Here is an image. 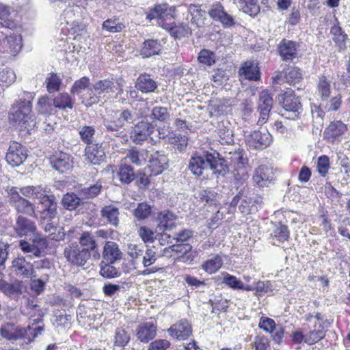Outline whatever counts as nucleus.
<instances>
[{"label": "nucleus", "mask_w": 350, "mask_h": 350, "mask_svg": "<svg viewBox=\"0 0 350 350\" xmlns=\"http://www.w3.org/2000/svg\"><path fill=\"white\" fill-rule=\"evenodd\" d=\"M246 178L244 176L238 178H235L234 187L237 191V193L232 198L230 203V208L237 207L238 210L243 214H251L253 211H257V206L262 204V198L252 192V189L250 187L246 182Z\"/></svg>", "instance_id": "f257e3e1"}, {"label": "nucleus", "mask_w": 350, "mask_h": 350, "mask_svg": "<svg viewBox=\"0 0 350 350\" xmlns=\"http://www.w3.org/2000/svg\"><path fill=\"white\" fill-rule=\"evenodd\" d=\"M33 97L19 98L12 105L8 114L10 122L19 128L21 131L30 133L37 124L36 117L32 113Z\"/></svg>", "instance_id": "f03ea898"}, {"label": "nucleus", "mask_w": 350, "mask_h": 350, "mask_svg": "<svg viewBox=\"0 0 350 350\" xmlns=\"http://www.w3.org/2000/svg\"><path fill=\"white\" fill-rule=\"evenodd\" d=\"M176 12L175 5H170L167 3H156L146 13V18L149 21L156 20L158 26L165 29L174 21Z\"/></svg>", "instance_id": "7ed1b4c3"}, {"label": "nucleus", "mask_w": 350, "mask_h": 350, "mask_svg": "<svg viewBox=\"0 0 350 350\" xmlns=\"http://www.w3.org/2000/svg\"><path fill=\"white\" fill-rule=\"evenodd\" d=\"M123 83L124 79L122 78L109 77L96 81L93 84V88L98 94H106L117 98L124 92Z\"/></svg>", "instance_id": "20e7f679"}, {"label": "nucleus", "mask_w": 350, "mask_h": 350, "mask_svg": "<svg viewBox=\"0 0 350 350\" xmlns=\"http://www.w3.org/2000/svg\"><path fill=\"white\" fill-rule=\"evenodd\" d=\"M132 119V113L129 109L111 110L104 119V124L107 130L117 131L124 127Z\"/></svg>", "instance_id": "39448f33"}, {"label": "nucleus", "mask_w": 350, "mask_h": 350, "mask_svg": "<svg viewBox=\"0 0 350 350\" xmlns=\"http://www.w3.org/2000/svg\"><path fill=\"white\" fill-rule=\"evenodd\" d=\"M10 196V202L18 213L37 217L35 207L32 202L23 198L16 187H11L8 190Z\"/></svg>", "instance_id": "423d86ee"}, {"label": "nucleus", "mask_w": 350, "mask_h": 350, "mask_svg": "<svg viewBox=\"0 0 350 350\" xmlns=\"http://www.w3.org/2000/svg\"><path fill=\"white\" fill-rule=\"evenodd\" d=\"M64 256L72 264L83 266L92 254L88 249L81 247L77 243H71L65 247Z\"/></svg>", "instance_id": "0eeeda50"}, {"label": "nucleus", "mask_w": 350, "mask_h": 350, "mask_svg": "<svg viewBox=\"0 0 350 350\" xmlns=\"http://www.w3.org/2000/svg\"><path fill=\"white\" fill-rule=\"evenodd\" d=\"M279 103L285 111L293 113L295 117H298L302 108L299 97L292 89H287L279 95Z\"/></svg>", "instance_id": "6e6552de"}, {"label": "nucleus", "mask_w": 350, "mask_h": 350, "mask_svg": "<svg viewBox=\"0 0 350 350\" xmlns=\"http://www.w3.org/2000/svg\"><path fill=\"white\" fill-rule=\"evenodd\" d=\"M272 141V136L268 131L256 130L245 137L247 146L253 150H263L269 147Z\"/></svg>", "instance_id": "1a4fd4ad"}, {"label": "nucleus", "mask_w": 350, "mask_h": 350, "mask_svg": "<svg viewBox=\"0 0 350 350\" xmlns=\"http://www.w3.org/2000/svg\"><path fill=\"white\" fill-rule=\"evenodd\" d=\"M347 129V125L341 120H334L325 129L323 139L329 143H338Z\"/></svg>", "instance_id": "9d476101"}, {"label": "nucleus", "mask_w": 350, "mask_h": 350, "mask_svg": "<svg viewBox=\"0 0 350 350\" xmlns=\"http://www.w3.org/2000/svg\"><path fill=\"white\" fill-rule=\"evenodd\" d=\"M208 14L213 21H219L224 28L236 25L234 18L225 10L224 5L219 2L213 4Z\"/></svg>", "instance_id": "9b49d317"}, {"label": "nucleus", "mask_w": 350, "mask_h": 350, "mask_svg": "<svg viewBox=\"0 0 350 350\" xmlns=\"http://www.w3.org/2000/svg\"><path fill=\"white\" fill-rule=\"evenodd\" d=\"M42 209L39 211L40 217L42 219H53L57 215V204L53 195L40 194L38 196Z\"/></svg>", "instance_id": "f8f14e48"}, {"label": "nucleus", "mask_w": 350, "mask_h": 350, "mask_svg": "<svg viewBox=\"0 0 350 350\" xmlns=\"http://www.w3.org/2000/svg\"><path fill=\"white\" fill-rule=\"evenodd\" d=\"M95 129L91 126H83L79 131L81 140L86 144L85 153H99L103 149L101 144L93 142Z\"/></svg>", "instance_id": "ddd939ff"}, {"label": "nucleus", "mask_w": 350, "mask_h": 350, "mask_svg": "<svg viewBox=\"0 0 350 350\" xmlns=\"http://www.w3.org/2000/svg\"><path fill=\"white\" fill-rule=\"evenodd\" d=\"M12 269L16 275L23 278L36 277L33 265L28 262L23 256H18L12 260Z\"/></svg>", "instance_id": "4468645a"}, {"label": "nucleus", "mask_w": 350, "mask_h": 350, "mask_svg": "<svg viewBox=\"0 0 350 350\" xmlns=\"http://www.w3.org/2000/svg\"><path fill=\"white\" fill-rule=\"evenodd\" d=\"M0 335L8 340L16 341L26 338L27 332L25 327L16 326L12 323H6L1 326Z\"/></svg>", "instance_id": "2eb2a0df"}, {"label": "nucleus", "mask_w": 350, "mask_h": 350, "mask_svg": "<svg viewBox=\"0 0 350 350\" xmlns=\"http://www.w3.org/2000/svg\"><path fill=\"white\" fill-rule=\"evenodd\" d=\"M165 30L175 40L188 38L193 34L189 24L183 21L178 23L173 21Z\"/></svg>", "instance_id": "dca6fc26"}, {"label": "nucleus", "mask_w": 350, "mask_h": 350, "mask_svg": "<svg viewBox=\"0 0 350 350\" xmlns=\"http://www.w3.org/2000/svg\"><path fill=\"white\" fill-rule=\"evenodd\" d=\"M298 44L293 40L282 39L278 45V53L283 61H292L297 57Z\"/></svg>", "instance_id": "f3484780"}, {"label": "nucleus", "mask_w": 350, "mask_h": 350, "mask_svg": "<svg viewBox=\"0 0 350 350\" xmlns=\"http://www.w3.org/2000/svg\"><path fill=\"white\" fill-rule=\"evenodd\" d=\"M62 202L64 207L69 211H74L79 207H81V209H82L83 208H88L94 206L92 203L83 201L79 193L77 194L68 193L64 195Z\"/></svg>", "instance_id": "a211bd4d"}, {"label": "nucleus", "mask_w": 350, "mask_h": 350, "mask_svg": "<svg viewBox=\"0 0 350 350\" xmlns=\"http://www.w3.org/2000/svg\"><path fill=\"white\" fill-rule=\"evenodd\" d=\"M13 228L16 234L21 237L31 235L37 229L34 221L21 215L16 217Z\"/></svg>", "instance_id": "6ab92c4d"}, {"label": "nucleus", "mask_w": 350, "mask_h": 350, "mask_svg": "<svg viewBox=\"0 0 350 350\" xmlns=\"http://www.w3.org/2000/svg\"><path fill=\"white\" fill-rule=\"evenodd\" d=\"M239 75L245 79L252 81H258L261 78V72L258 64L253 61H245L241 64Z\"/></svg>", "instance_id": "aec40b11"}, {"label": "nucleus", "mask_w": 350, "mask_h": 350, "mask_svg": "<svg viewBox=\"0 0 350 350\" xmlns=\"http://www.w3.org/2000/svg\"><path fill=\"white\" fill-rule=\"evenodd\" d=\"M154 126L148 122L141 121L135 125L132 130L131 137L136 144L146 140L154 131Z\"/></svg>", "instance_id": "412c9836"}, {"label": "nucleus", "mask_w": 350, "mask_h": 350, "mask_svg": "<svg viewBox=\"0 0 350 350\" xmlns=\"http://www.w3.org/2000/svg\"><path fill=\"white\" fill-rule=\"evenodd\" d=\"M154 217L158 222L157 228L161 231L171 230L176 226L174 221L177 217L168 210L154 213Z\"/></svg>", "instance_id": "4be33fe9"}, {"label": "nucleus", "mask_w": 350, "mask_h": 350, "mask_svg": "<svg viewBox=\"0 0 350 350\" xmlns=\"http://www.w3.org/2000/svg\"><path fill=\"white\" fill-rule=\"evenodd\" d=\"M254 181L260 187H267L274 180L272 167L260 165L256 170L253 176Z\"/></svg>", "instance_id": "5701e85b"}, {"label": "nucleus", "mask_w": 350, "mask_h": 350, "mask_svg": "<svg viewBox=\"0 0 350 350\" xmlns=\"http://www.w3.org/2000/svg\"><path fill=\"white\" fill-rule=\"evenodd\" d=\"M135 88L142 93H152L158 88V83L150 74L144 72L137 78Z\"/></svg>", "instance_id": "b1692460"}, {"label": "nucleus", "mask_w": 350, "mask_h": 350, "mask_svg": "<svg viewBox=\"0 0 350 350\" xmlns=\"http://www.w3.org/2000/svg\"><path fill=\"white\" fill-rule=\"evenodd\" d=\"M79 243L81 247L88 249V252H90L94 260H98L100 258L98 245L94 234L90 232H83L79 238Z\"/></svg>", "instance_id": "393cba45"}, {"label": "nucleus", "mask_w": 350, "mask_h": 350, "mask_svg": "<svg viewBox=\"0 0 350 350\" xmlns=\"http://www.w3.org/2000/svg\"><path fill=\"white\" fill-rule=\"evenodd\" d=\"M158 257L159 255H157L154 247L146 249L144 254L143 255L142 260V264L146 269L142 271V275H147L151 273H154L161 269V268H158L157 267H149L157 261Z\"/></svg>", "instance_id": "a878e982"}, {"label": "nucleus", "mask_w": 350, "mask_h": 350, "mask_svg": "<svg viewBox=\"0 0 350 350\" xmlns=\"http://www.w3.org/2000/svg\"><path fill=\"white\" fill-rule=\"evenodd\" d=\"M285 82L290 85L296 87L304 79L303 71L296 66H287L283 70Z\"/></svg>", "instance_id": "bb28decb"}, {"label": "nucleus", "mask_w": 350, "mask_h": 350, "mask_svg": "<svg viewBox=\"0 0 350 350\" xmlns=\"http://www.w3.org/2000/svg\"><path fill=\"white\" fill-rule=\"evenodd\" d=\"M163 46L161 41L157 39H147L144 41L140 49V55L143 57H150L159 55Z\"/></svg>", "instance_id": "cd10ccee"}, {"label": "nucleus", "mask_w": 350, "mask_h": 350, "mask_svg": "<svg viewBox=\"0 0 350 350\" xmlns=\"http://www.w3.org/2000/svg\"><path fill=\"white\" fill-rule=\"evenodd\" d=\"M49 160L53 168L60 173L68 172L72 167L68 154H51Z\"/></svg>", "instance_id": "c85d7f7f"}, {"label": "nucleus", "mask_w": 350, "mask_h": 350, "mask_svg": "<svg viewBox=\"0 0 350 350\" xmlns=\"http://www.w3.org/2000/svg\"><path fill=\"white\" fill-rule=\"evenodd\" d=\"M168 332L173 338L185 340L191 334V327L187 321H180L171 326Z\"/></svg>", "instance_id": "c756f323"}, {"label": "nucleus", "mask_w": 350, "mask_h": 350, "mask_svg": "<svg viewBox=\"0 0 350 350\" xmlns=\"http://www.w3.org/2000/svg\"><path fill=\"white\" fill-rule=\"evenodd\" d=\"M100 213L101 218L107 223L114 228L118 227L120 212L116 206L112 204L105 206L101 208Z\"/></svg>", "instance_id": "7c9ffc66"}, {"label": "nucleus", "mask_w": 350, "mask_h": 350, "mask_svg": "<svg viewBox=\"0 0 350 350\" xmlns=\"http://www.w3.org/2000/svg\"><path fill=\"white\" fill-rule=\"evenodd\" d=\"M157 327L152 323L146 322L139 325L137 329V337L142 342H148L156 336Z\"/></svg>", "instance_id": "2f4dec72"}, {"label": "nucleus", "mask_w": 350, "mask_h": 350, "mask_svg": "<svg viewBox=\"0 0 350 350\" xmlns=\"http://www.w3.org/2000/svg\"><path fill=\"white\" fill-rule=\"evenodd\" d=\"M208 158V167L213 170L215 174L224 176L228 171L226 161L223 158H220V154H206Z\"/></svg>", "instance_id": "473e14b6"}, {"label": "nucleus", "mask_w": 350, "mask_h": 350, "mask_svg": "<svg viewBox=\"0 0 350 350\" xmlns=\"http://www.w3.org/2000/svg\"><path fill=\"white\" fill-rule=\"evenodd\" d=\"M103 259L109 263H113L122 257V252L116 243L107 241L103 252Z\"/></svg>", "instance_id": "72a5a7b5"}, {"label": "nucleus", "mask_w": 350, "mask_h": 350, "mask_svg": "<svg viewBox=\"0 0 350 350\" xmlns=\"http://www.w3.org/2000/svg\"><path fill=\"white\" fill-rule=\"evenodd\" d=\"M44 312L42 311H39L38 314V318L32 320V323L30 325H29L27 328L28 339L30 342L33 341V340L40 335L44 330V324L43 323L42 317L44 316Z\"/></svg>", "instance_id": "f704fd0d"}, {"label": "nucleus", "mask_w": 350, "mask_h": 350, "mask_svg": "<svg viewBox=\"0 0 350 350\" xmlns=\"http://www.w3.org/2000/svg\"><path fill=\"white\" fill-rule=\"evenodd\" d=\"M74 104L75 98H72L68 93H59L53 98V106L54 107L59 109H72L74 107Z\"/></svg>", "instance_id": "c9c22d12"}, {"label": "nucleus", "mask_w": 350, "mask_h": 350, "mask_svg": "<svg viewBox=\"0 0 350 350\" xmlns=\"http://www.w3.org/2000/svg\"><path fill=\"white\" fill-rule=\"evenodd\" d=\"M330 33L332 35V39L336 46L340 51H344L347 48L346 40L348 38V36L338 25L332 26Z\"/></svg>", "instance_id": "e433bc0d"}, {"label": "nucleus", "mask_w": 350, "mask_h": 350, "mask_svg": "<svg viewBox=\"0 0 350 350\" xmlns=\"http://www.w3.org/2000/svg\"><path fill=\"white\" fill-rule=\"evenodd\" d=\"M5 51L15 56L22 48V37L19 34H11L6 36Z\"/></svg>", "instance_id": "4c0bfd02"}, {"label": "nucleus", "mask_w": 350, "mask_h": 350, "mask_svg": "<svg viewBox=\"0 0 350 350\" xmlns=\"http://www.w3.org/2000/svg\"><path fill=\"white\" fill-rule=\"evenodd\" d=\"M208 161L207 156H197L192 157L190 163L189 169L196 175H201L204 169H208Z\"/></svg>", "instance_id": "58836bf2"}, {"label": "nucleus", "mask_w": 350, "mask_h": 350, "mask_svg": "<svg viewBox=\"0 0 350 350\" xmlns=\"http://www.w3.org/2000/svg\"><path fill=\"white\" fill-rule=\"evenodd\" d=\"M317 90L321 100H327L329 98L331 94V84L325 75H321L319 77Z\"/></svg>", "instance_id": "ea45409f"}, {"label": "nucleus", "mask_w": 350, "mask_h": 350, "mask_svg": "<svg viewBox=\"0 0 350 350\" xmlns=\"http://www.w3.org/2000/svg\"><path fill=\"white\" fill-rule=\"evenodd\" d=\"M124 23L120 21L117 17L108 18L103 21L102 28L110 33H120L125 29Z\"/></svg>", "instance_id": "a19ab883"}, {"label": "nucleus", "mask_w": 350, "mask_h": 350, "mask_svg": "<svg viewBox=\"0 0 350 350\" xmlns=\"http://www.w3.org/2000/svg\"><path fill=\"white\" fill-rule=\"evenodd\" d=\"M0 291L9 297H15L22 293L21 284H10L3 280H0Z\"/></svg>", "instance_id": "79ce46f5"}, {"label": "nucleus", "mask_w": 350, "mask_h": 350, "mask_svg": "<svg viewBox=\"0 0 350 350\" xmlns=\"http://www.w3.org/2000/svg\"><path fill=\"white\" fill-rule=\"evenodd\" d=\"M197 59L200 64L211 67L216 63L217 56L213 51L202 49L198 53Z\"/></svg>", "instance_id": "37998d69"}, {"label": "nucleus", "mask_w": 350, "mask_h": 350, "mask_svg": "<svg viewBox=\"0 0 350 350\" xmlns=\"http://www.w3.org/2000/svg\"><path fill=\"white\" fill-rule=\"evenodd\" d=\"M36 109L39 114L50 116L53 113V107L48 96H42L38 98Z\"/></svg>", "instance_id": "c03bdc74"}, {"label": "nucleus", "mask_w": 350, "mask_h": 350, "mask_svg": "<svg viewBox=\"0 0 350 350\" xmlns=\"http://www.w3.org/2000/svg\"><path fill=\"white\" fill-rule=\"evenodd\" d=\"M101 183L97 182L95 185L88 187H84L79 191V193L83 201H87L97 196L101 190Z\"/></svg>", "instance_id": "a18cd8bd"}, {"label": "nucleus", "mask_w": 350, "mask_h": 350, "mask_svg": "<svg viewBox=\"0 0 350 350\" xmlns=\"http://www.w3.org/2000/svg\"><path fill=\"white\" fill-rule=\"evenodd\" d=\"M120 180L124 184H129L135 178L133 168L126 163L121 164L118 172Z\"/></svg>", "instance_id": "49530a36"}, {"label": "nucleus", "mask_w": 350, "mask_h": 350, "mask_svg": "<svg viewBox=\"0 0 350 350\" xmlns=\"http://www.w3.org/2000/svg\"><path fill=\"white\" fill-rule=\"evenodd\" d=\"M187 12L191 16V23L193 25H197L198 20L205 14V10L202 8V5L198 3L188 5Z\"/></svg>", "instance_id": "de8ad7c7"}, {"label": "nucleus", "mask_w": 350, "mask_h": 350, "mask_svg": "<svg viewBox=\"0 0 350 350\" xmlns=\"http://www.w3.org/2000/svg\"><path fill=\"white\" fill-rule=\"evenodd\" d=\"M222 264L221 258L219 255H216L213 258L205 262L202 267L206 272L211 274L219 270L222 266Z\"/></svg>", "instance_id": "09e8293b"}, {"label": "nucleus", "mask_w": 350, "mask_h": 350, "mask_svg": "<svg viewBox=\"0 0 350 350\" xmlns=\"http://www.w3.org/2000/svg\"><path fill=\"white\" fill-rule=\"evenodd\" d=\"M273 103V98L269 90H263L260 92L258 109L271 110Z\"/></svg>", "instance_id": "8fccbe9b"}, {"label": "nucleus", "mask_w": 350, "mask_h": 350, "mask_svg": "<svg viewBox=\"0 0 350 350\" xmlns=\"http://www.w3.org/2000/svg\"><path fill=\"white\" fill-rule=\"evenodd\" d=\"M62 84V79L57 73L51 72L46 79V86L49 93L57 92L59 90Z\"/></svg>", "instance_id": "3c124183"}, {"label": "nucleus", "mask_w": 350, "mask_h": 350, "mask_svg": "<svg viewBox=\"0 0 350 350\" xmlns=\"http://www.w3.org/2000/svg\"><path fill=\"white\" fill-rule=\"evenodd\" d=\"M31 242L33 243L36 249H38L40 252V255L44 252V250L48 247L49 243L45 237L41 234L36 230V232H33L31 234Z\"/></svg>", "instance_id": "603ef678"}, {"label": "nucleus", "mask_w": 350, "mask_h": 350, "mask_svg": "<svg viewBox=\"0 0 350 350\" xmlns=\"http://www.w3.org/2000/svg\"><path fill=\"white\" fill-rule=\"evenodd\" d=\"M188 139L185 135H173L169 137L168 142L172 146V147L179 151H182L187 146Z\"/></svg>", "instance_id": "864d4df0"}, {"label": "nucleus", "mask_w": 350, "mask_h": 350, "mask_svg": "<svg viewBox=\"0 0 350 350\" xmlns=\"http://www.w3.org/2000/svg\"><path fill=\"white\" fill-rule=\"evenodd\" d=\"M224 275L223 282L225 283L229 287L235 290H243L244 285L243 282L238 280L235 276L231 275L226 272L222 273Z\"/></svg>", "instance_id": "5fc2aeb1"}, {"label": "nucleus", "mask_w": 350, "mask_h": 350, "mask_svg": "<svg viewBox=\"0 0 350 350\" xmlns=\"http://www.w3.org/2000/svg\"><path fill=\"white\" fill-rule=\"evenodd\" d=\"M114 338V344L120 347L126 346L130 340L129 334L122 327L117 328Z\"/></svg>", "instance_id": "6e6d98bb"}, {"label": "nucleus", "mask_w": 350, "mask_h": 350, "mask_svg": "<svg viewBox=\"0 0 350 350\" xmlns=\"http://www.w3.org/2000/svg\"><path fill=\"white\" fill-rule=\"evenodd\" d=\"M319 327H321V329H314L305 335L306 343L311 345L323 338L325 336L323 327L321 325H319Z\"/></svg>", "instance_id": "4d7b16f0"}, {"label": "nucleus", "mask_w": 350, "mask_h": 350, "mask_svg": "<svg viewBox=\"0 0 350 350\" xmlns=\"http://www.w3.org/2000/svg\"><path fill=\"white\" fill-rule=\"evenodd\" d=\"M152 207L146 202L138 204L137 207L134 211V215L139 219H144L147 218L151 213Z\"/></svg>", "instance_id": "13d9d810"}, {"label": "nucleus", "mask_w": 350, "mask_h": 350, "mask_svg": "<svg viewBox=\"0 0 350 350\" xmlns=\"http://www.w3.org/2000/svg\"><path fill=\"white\" fill-rule=\"evenodd\" d=\"M15 75L12 70L3 69L0 72V85L8 87L15 80Z\"/></svg>", "instance_id": "bf43d9fd"}, {"label": "nucleus", "mask_w": 350, "mask_h": 350, "mask_svg": "<svg viewBox=\"0 0 350 350\" xmlns=\"http://www.w3.org/2000/svg\"><path fill=\"white\" fill-rule=\"evenodd\" d=\"M330 168L329 159L326 155H322L318 159L317 169L319 174L325 176Z\"/></svg>", "instance_id": "052dcab7"}, {"label": "nucleus", "mask_w": 350, "mask_h": 350, "mask_svg": "<svg viewBox=\"0 0 350 350\" xmlns=\"http://www.w3.org/2000/svg\"><path fill=\"white\" fill-rule=\"evenodd\" d=\"M90 83V79L88 77H83L80 78L73 83L70 90L71 93L79 94L82 90L88 88Z\"/></svg>", "instance_id": "680f3d73"}, {"label": "nucleus", "mask_w": 350, "mask_h": 350, "mask_svg": "<svg viewBox=\"0 0 350 350\" xmlns=\"http://www.w3.org/2000/svg\"><path fill=\"white\" fill-rule=\"evenodd\" d=\"M112 263L107 262L105 265H102L100 270V273L102 276L106 278H111L118 277L120 275L118 270L111 265Z\"/></svg>", "instance_id": "e2e57ef3"}, {"label": "nucleus", "mask_w": 350, "mask_h": 350, "mask_svg": "<svg viewBox=\"0 0 350 350\" xmlns=\"http://www.w3.org/2000/svg\"><path fill=\"white\" fill-rule=\"evenodd\" d=\"M272 236L279 242H284L286 241L289 237V232L287 226L280 224L273 231Z\"/></svg>", "instance_id": "0e129e2a"}, {"label": "nucleus", "mask_w": 350, "mask_h": 350, "mask_svg": "<svg viewBox=\"0 0 350 350\" xmlns=\"http://www.w3.org/2000/svg\"><path fill=\"white\" fill-rule=\"evenodd\" d=\"M10 15V8L0 3V19L3 21V25L8 28H14L15 23L13 21L8 20Z\"/></svg>", "instance_id": "69168bd1"}, {"label": "nucleus", "mask_w": 350, "mask_h": 350, "mask_svg": "<svg viewBox=\"0 0 350 350\" xmlns=\"http://www.w3.org/2000/svg\"><path fill=\"white\" fill-rule=\"evenodd\" d=\"M151 117L155 120L163 122L169 118V113L166 107H154L152 109Z\"/></svg>", "instance_id": "338daca9"}, {"label": "nucleus", "mask_w": 350, "mask_h": 350, "mask_svg": "<svg viewBox=\"0 0 350 350\" xmlns=\"http://www.w3.org/2000/svg\"><path fill=\"white\" fill-rule=\"evenodd\" d=\"M93 87L88 89L86 95L82 98V103L87 107H90L99 102V96L94 92Z\"/></svg>", "instance_id": "774afa93"}]
</instances>
